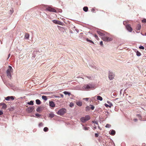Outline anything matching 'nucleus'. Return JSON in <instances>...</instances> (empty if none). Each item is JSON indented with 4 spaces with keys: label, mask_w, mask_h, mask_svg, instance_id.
Here are the masks:
<instances>
[{
    "label": "nucleus",
    "mask_w": 146,
    "mask_h": 146,
    "mask_svg": "<svg viewBox=\"0 0 146 146\" xmlns=\"http://www.w3.org/2000/svg\"><path fill=\"white\" fill-rule=\"evenodd\" d=\"M137 117H139V119L141 120V116L140 115L138 114L137 115Z\"/></svg>",
    "instance_id": "obj_34"
},
{
    "label": "nucleus",
    "mask_w": 146,
    "mask_h": 146,
    "mask_svg": "<svg viewBox=\"0 0 146 146\" xmlns=\"http://www.w3.org/2000/svg\"><path fill=\"white\" fill-rule=\"evenodd\" d=\"M97 99L98 100L102 101L103 100V98L102 97L100 96H97Z\"/></svg>",
    "instance_id": "obj_18"
},
{
    "label": "nucleus",
    "mask_w": 146,
    "mask_h": 146,
    "mask_svg": "<svg viewBox=\"0 0 146 146\" xmlns=\"http://www.w3.org/2000/svg\"><path fill=\"white\" fill-rule=\"evenodd\" d=\"M109 133L112 135H114L115 134V131L114 130L112 129L111 131L110 132H109Z\"/></svg>",
    "instance_id": "obj_17"
},
{
    "label": "nucleus",
    "mask_w": 146,
    "mask_h": 146,
    "mask_svg": "<svg viewBox=\"0 0 146 146\" xmlns=\"http://www.w3.org/2000/svg\"><path fill=\"white\" fill-rule=\"evenodd\" d=\"M73 106V104H72V105H71V104H70V106L71 107H72V106Z\"/></svg>",
    "instance_id": "obj_55"
},
{
    "label": "nucleus",
    "mask_w": 146,
    "mask_h": 146,
    "mask_svg": "<svg viewBox=\"0 0 146 146\" xmlns=\"http://www.w3.org/2000/svg\"><path fill=\"white\" fill-rule=\"evenodd\" d=\"M43 130L44 131L46 132L48 131V127H46L44 128Z\"/></svg>",
    "instance_id": "obj_31"
},
{
    "label": "nucleus",
    "mask_w": 146,
    "mask_h": 146,
    "mask_svg": "<svg viewBox=\"0 0 146 146\" xmlns=\"http://www.w3.org/2000/svg\"><path fill=\"white\" fill-rule=\"evenodd\" d=\"M52 21L53 23L56 24H58L60 25H61L62 24V22L57 20H53Z\"/></svg>",
    "instance_id": "obj_9"
},
{
    "label": "nucleus",
    "mask_w": 146,
    "mask_h": 146,
    "mask_svg": "<svg viewBox=\"0 0 146 146\" xmlns=\"http://www.w3.org/2000/svg\"><path fill=\"white\" fill-rule=\"evenodd\" d=\"M91 109L92 110H94V106H92V105H91Z\"/></svg>",
    "instance_id": "obj_42"
},
{
    "label": "nucleus",
    "mask_w": 146,
    "mask_h": 146,
    "mask_svg": "<svg viewBox=\"0 0 146 146\" xmlns=\"http://www.w3.org/2000/svg\"><path fill=\"white\" fill-rule=\"evenodd\" d=\"M104 105H105V106L106 107H107V108H108V107H109V108H110L109 105H108V104H104Z\"/></svg>",
    "instance_id": "obj_41"
},
{
    "label": "nucleus",
    "mask_w": 146,
    "mask_h": 146,
    "mask_svg": "<svg viewBox=\"0 0 146 146\" xmlns=\"http://www.w3.org/2000/svg\"><path fill=\"white\" fill-rule=\"evenodd\" d=\"M139 48L140 49H144V47L143 46H141L139 47Z\"/></svg>",
    "instance_id": "obj_38"
},
{
    "label": "nucleus",
    "mask_w": 146,
    "mask_h": 146,
    "mask_svg": "<svg viewBox=\"0 0 146 146\" xmlns=\"http://www.w3.org/2000/svg\"><path fill=\"white\" fill-rule=\"evenodd\" d=\"M115 76L114 74L112 72H110L109 73V78L110 80H112Z\"/></svg>",
    "instance_id": "obj_7"
},
{
    "label": "nucleus",
    "mask_w": 146,
    "mask_h": 146,
    "mask_svg": "<svg viewBox=\"0 0 146 146\" xmlns=\"http://www.w3.org/2000/svg\"><path fill=\"white\" fill-rule=\"evenodd\" d=\"M105 127H106L109 128L111 127V125H110L107 124L106 125Z\"/></svg>",
    "instance_id": "obj_35"
},
{
    "label": "nucleus",
    "mask_w": 146,
    "mask_h": 146,
    "mask_svg": "<svg viewBox=\"0 0 146 146\" xmlns=\"http://www.w3.org/2000/svg\"><path fill=\"white\" fill-rule=\"evenodd\" d=\"M66 112V110L65 108H62L60 109L57 112L58 114L62 115H63Z\"/></svg>",
    "instance_id": "obj_4"
},
{
    "label": "nucleus",
    "mask_w": 146,
    "mask_h": 146,
    "mask_svg": "<svg viewBox=\"0 0 146 146\" xmlns=\"http://www.w3.org/2000/svg\"><path fill=\"white\" fill-rule=\"evenodd\" d=\"M3 114V113L2 111H0V115H1Z\"/></svg>",
    "instance_id": "obj_45"
},
{
    "label": "nucleus",
    "mask_w": 146,
    "mask_h": 146,
    "mask_svg": "<svg viewBox=\"0 0 146 146\" xmlns=\"http://www.w3.org/2000/svg\"><path fill=\"white\" fill-rule=\"evenodd\" d=\"M94 128L95 129H96V126H95L94 127Z\"/></svg>",
    "instance_id": "obj_58"
},
{
    "label": "nucleus",
    "mask_w": 146,
    "mask_h": 146,
    "mask_svg": "<svg viewBox=\"0 0 146 146\" xmlns=\"http://www.w3.org/2000/svg\"><path fill=\"white\" fill-rule=\"evenodd\" d=\"M45 10L48 11L50 12H53L54 13L56 12V10L50 7H48Z\"/></svg>",
    "instance_id": "obj_8"
},
{
    "label": "nucleus",
    "mask_w": 146,
    "mask_h": 146,
    "mask_svg": "<svg viewBox=\"0 0 146 146\" xmlns=\"http://www.w3.org/2000/svg\"><path fill=\"white\" fill-rule=\"evenodd\" d=\"M86 41L89 42L90 43H92V44H94V43L93 41H92V40H89L88 38H87L86 39Z\"/></svg>",
    "instance_id": "obj_29"
},
{
    "label": "nucleus",
    "mask_w": 146,
    "mask_h": 146,
    "mask_svg": "<svg viewBox=\"0 0 146 146\" xmlns=\"http://www.w3.org/2000/svg\"><path fill=\"white\" fill-rule=\"evenodd\" d=\"M107 102L108 104H109L108 105H109L110 108L113 106L112 104L109 101H107Z\"/></svg>",
    "instance_id": "obj_25"
},
{
    "label": "nucleus",
    "mask_w": 146,
    "mask_h": 146,
    "mask_svg": "<svg viewBox=\"0 0 146 146\" xmlns=\"http://www.w3.org/2000/svg\"><path fill=\"white\" fill-rule=\"evenodd\" d=\"M42 99H43L45 101H46L47 100V98L46 96H42Z\"/></svg>",
    "instance_id": "obj_24"
},
{
    "label": "nucleus",
    "mask_w": 146,
    "mask_h": 146,
    "mask_svg": "<svg viewBox=\"0 0 146 146\" xmlns=\"http://www.w3.org/2000/svg\"><path fill=\"white\" fill-rule=\"evenodd\" d=\"M43 124L42 122H41L39 123V124L38 125V126L39 127H42V126H43Z\"/></svg>",
    "instance_id": "obj_33"
},
{
    "label": "nucleus",
    "mask_w": 146,
    "mask_h": 146,
    "mask_svg": "<svg viewBox=\"0 0 146 146\" xmlns=\"http://www.w3.org/2000/svg\"><path fill=\"white\" fill-rule=\"evenodd\" d=\"M95 97H96V96H95V97H93V98L94 99V98H95Z\"/></svg>",
    "instance_id": "obj_59"
},
{
    "label": "nucleus",
    "mask_w": 146,
    "mask_h": 146,
    "mask_svg": "<svg viewBox=\"0 0 146 146\" xmlns=\"http://www.w3.org/2000/svg\"><path fill=\"white\" fill-rule=\"evenodd\" d=\"M89 98H83V100H85L86 101H88V100L89 99Z\"/></svg>",
    "instance_id": "obj_36"
},
{
    "label": "nucleus",
    "mask_w": 146,
    "mask_h": 146,
    "mask_svg": "<svg viewBox=\"0 0 146 146\" xmlns=\"http://www.w3.org/2000/svg\"><path fill=\"white\" fill-rule=\"evenodd\" d=\"M54 97L56 98H59L60 97V96H54Z\"/></svg>",
    "instance_id": "obj_50"
},
{
    "label": "nucleus",
    "mask_w": 146,
    "mask_h": 146,
    "mask_svg": "<svg viewBox=\"0 0 146 146\" xmlns=\"http://www.w3.org/2000/svg\"><path fill=\"white\" fill-rule=\"evenodd\" d=\"M141 34L143 36H146V33H145V34L144 35L143 34H142V33H141Z\"/></svg>",
    "instance_id": "obj_56"
},
{
    "label": "nucleus",
    "mask_w": 146,
    "mask_h": 146,
    "mask_svg": "<svg viewBox=\"0 0 146 146\" xmlns=\"http://www.w3.org/2000/svg\"><path fill=\"white\" fill-rule=\"evenodd\" d=\"M35 115L37 117H39L40 116V115L38 113L35 114Z\"/></svg>",
    "instance_id": "obj_40"
},
{
    "label": "nucleus",
    "mask_w": 146,
    "mask_h": 146,
    "mask_svg": "<svg viewBox=\"0 0 146 146\" xmlns=\"http://www.w3.org/2000/svg\"><path fill=\"white\" fill-rule=\"evenodd\" d=\"M95 85L92 84H89L84 85L83 87V89L85 90H87L94 88Z\"/></svg>",
    "instance_id": "obj_1"
},
{
    "label": "nucleus",
    "mask_w": 146,
    "mask_h": 146,
    "mask_svg": "<svg viewBox=\"0 0 146 146\" xmlns=\"http://www.w3.org/2000/svg\"><path fill=\"white\" fill-rule=\"evenodd\" d=\"M27 104L29 105H33L34 104L33 101H31L29 102H28Z\"/></svg>",
    "instance_id": "obj_27"
},
{
    "label": "nucleus",
    "mask_w": 146,
    "mask_h": 146,
    "mask_svg": "<svg viewBox=\"0 0 146 146\" xmlns=\"http://www.w3.org/2000/svg\"><path fill=\"white\" fill-rule=\"evenodd\" d=\"M34 108L33 107H30L27 108L26 110L29 113H31L33 111Z\"/></svg>",
    "instance_id": "obj_10"
},
{
    "label": "nucleus",
    "mask_w": 146,
    "mask_h": 146,
    "mask_svg": "<svg viewBox=\"0 0 146 146\" xmlns=\"http://www.w3.org/2000/svg\"><path fill=\"white\" fill-rule=\"evenodd\" d=\"M49 106L50 107L53 108L55 106L54 102L53 101H50Z\"/></svg>",
    "instance_id": "obj_15"
},
{
    "label": "nucleus",
    "mask_w": 146,
    "mask_h": 146,
    "mask_svg": "<svg viewBox=\"0 0 146 146\" xmlns=\"http://www.w3.org/2000/svg\"><path fill=\"white\" fill-rule=\"evenodd\" d=\"M41 110V108L40 107H38L36 109V111L37 112H40Z\"/></svg>",
    "instance_id": "obj_26"
},
{
    "label": "nucleus",
    "mask_w": 146,
    "mask_h": 146,
    "mask_svg": "<svg viewBox=\"0 0 146 146\" xmlns=\"http://www.w3.org/2000/svg\"><path fill=\"white\" fill-rule=\"evenodd\" d=\"M13 72V70L12 67L11 66H9L8 68L6 71L7 76L9 78H11V73Z\"/></svg>",
    "instance_id": "obj_2"
},
{
    "label": "nucleus",
    "mask_w": 146,
    "mask_h": 146,
    "mask_svg": "<svg viewBox=\"0 0 146 146\" xmlns=\"http://www.w3.org/2000/svg\"><path fill=\"white\" fill-rule=\"evenodd\" d=\"M0 105L2 106V109H5L7 108V105L5 103H1L0 104Z\"/></svg>",
    "instance_id": "obj_14"
},
{
    "label": "nucleus",
    "mask_w": 146,
    "mask_h": 146,
    "mask_svg": "<svg viewBox=\"0 0 146 146\" xmlns=\"http://www.w3.org/2000/svg\"><path fill=\"white\" fill-rule=\"evenodd\" d=\"M36 104L39 105L41 104V102L40 100L39 99H37L36 100Z\"/></svg>",
    "instance_id": "obj_20"
},
{
    "label": "nucleus",
    "mask_w": 146,
    "mask_h": 146,
    "mask_svg": "<svg viewBox=\"0 0 146 146\" xmlns=\"http://www.w3.org/2000/svg\"><path fill=\"white\" fill-rule=\"evenodd\" d=\"M82 126L83 127V129L85 130H86V131L88 130L89 129H90V127H84V126L83 125H82Z\"/></svg>",
    "instance_id": "obj_19"
},
{
    "label": "nucleus",
    "mask_w": 146,
    "mask_h": 146,
    "mask_svg": "<svg viewBox=\"0 0 146 146\" xmlns=\"http://www.w3.org/2000/svg\"><path fill=\"white\" fill-rule=\"evenodd\" d=\"M89 68L92 70H98V67L94 64H91L89 65Z\"/></svg>",
    "instance_id": "obj_6"
},
{
    "label": "nucleus",
    "mask_w": 146,
    "mask_h": 146,
    "mask_svg": "<svg viewBox=\"0 0 146 146\" xmlns=\"http://www.w3.org/2000/svg\"><path fill=\"white\" fill-rule=\"evenodd\" d=\"M95 136L96 137H98L99 136L98 134L97 133H95Z\"/></svg>",
    "instance_id": "obj_44"
},
{
    "label": "nucleus",
    "mask_w": 146,
    "mask_h": 146,
    "mask_svg": "<svg viewBox=\"0 0 146 146\" xmlns=\"http://www.w3.org/2000/svg\"><path fill=\"white\" fill-rule=\"evenodd\" d=\"M25 37L27 39H29V35L28 34H26L25 36Z\"/></svg>",
    "instance_id": "obj_30"
},
{
    "label": "nucleus",
    "mask_w": 146,
    "mask_h": 146,
    "mask_svg": "<svg viewBox=\"0 0 146 146\" xmlns=\"http://www.w3.org/2000/svg\"><path fill=\"white\" fill-rule=\"evenodd\" d=\"M94 36L95 38L96 39L98 40L99 38L97 35H95Z\"/></svg>",
    "instance_id": "obj_39"
},
{
    "label": "nucleus",
    "mask_w": 146,
    "mask_h": 146,
    "mask_svg": "<svg viewBox=\"0 0 146 146\" xmlns=\"http://www.w3.org/2000/svg\"><path fill=\"white\" fill-rule=\"evenodd\" d=\"M136 55L137 56H140L141 55V54L138 51H137L136 52Z\"/></svg>",
    "instance_id": "obj_32"
},
{
    "label": "nucleus",
    "mask_w": 146,
    "mask_h": 146,
    "mask_svg": "<svg viewBox=\"0 0 146 146\" xmlns=\"http://www.w3.org/2000/svg\"><path fill=\"white\" fill-rule=\"evenodd\" d=\"M102 38L104 41L107 42L111 41L113 40L112 38L111 37H108L104 36L102 37Z\"/></svg>",
    "instance_id": "obj_5"
},
{
    "label": "nucleus",
    "mask_w": 146,
    "mask_h": 146,
    "mask_svg": "<svg viewBox=\"0 0 146 146\" xmlns=\"http://www.w3.org/2000/svg\"><path fill=\"white\" fill-rule=\"evenodd\" d=\"M141 28V25H138L136 27V29L138 30H140Z\"/></svg>",
    "instance_id": "obj_23"
},
{
    "label": "nucleus",
    "mask_w": 146,
    "mask_h": 146,
    "mask_svg": "<svg viewBox=\"0 0 146 146\" xmlns=\"http://www.w3.org/2000/svg\"><path fill=\"white\" fill-rule=\"evenodd\" d=\"M133 120L135 122H136L137 121V119H134Z\"/></svg>",
    "instance_id": "obj_49"
},
{
    "label": "nucleus",
    "mask_w": 146,
    "mask_h": 146,
    "mask_svg": "<svg viewBox=\"0 0 146 146\" xmlns=\"http://www.w3.org/2000/svg\"><path fill=\"white\" fill-rule=\"evenodd\" d=\"M126 22H125V21H124L123 22V24L124 25H125V24H126Z\"/></svg>",
    "instance_id": "obj_52"
},
{
    "label": "nucleus",
    "mask_w": 146,
    "mask_h": 146,
    "mask_svg": "<svg viewBox=\"0 0 146 146\" xmlns=\"http://www.w3.org/2000/svg\"><path fill=\"white\" fill-rule=\"evenodd\" d=\"M70 33H73L72 31H70Z\"/></svg>",
    "instance_id": "obj_54"
},
{
    "label": "nucleus",
    "mask_w": 146,
    "mask_h": 146,
    "mask_svg": "<svg viewBox=\"0 0 146 146\" xmlns=\"http://www.w3.org/2000/svg\"><path fill=\"white\" fill-rule=\"evenodd\" d=\"M76 104L79 106H80L82 105V102L80 101H76Z\"/></svg>",
    "instance_id": "obj_16"
},
{
    "label": "nucleus",
    "mask_w": 146,
    "mask_h": 146,
    "mask_svg": "<svg viewBox=\"0 0 146 146\" xmlns=\"http://www.w3.org/2000/svg\"><path fill=\"white\" fill-rule=\"evenodd\" d=\"M142 22L143 23H145L146 22V19H144L142 20Z\"/></svg>",
    "instance_id": "obj_43"
},
{
    "label": "nucleus",
    "mask_w": 146,
    "mask_h": 146,
    "mask_svg": "<svg viewBox=\"0 0 146 146\" xmlns=\"http://www.w3.org/2000/svg\"><path fill=\"white\" fill-rule=\"evenodd\" d=\"M90 119V116L88 115H87L85 117H82L81 118L80 121L82 123H85Z\"/></svg>",
    "instance_id": "obj_3"
},
{
    "label": "nucleus",
    "mask_w": 146,
    "mask_h": 146,
    "mask_svg": "<svg viewBox=\"0 0 146 146\" xmlns=\"http://www.w3.org/2000/svg\"><path fill=\"white\" fill-rule=\"evenodd\" d=\"M10 12L11 14H12L13 13V10H10Z\"/></svg>",
    "instance_id": "obj_46"
},
{
    "label": "nucleus",
    "mask_w": 146,
    "mask_h": 146,
    "mask_svg": "<svg viewBox=\"0 0 146 146\" xmlns=\"http://www.w3.org/2000/svg\"><path fill=\"white\" fill-rule=\"evenodd\" d=\"M83 10L85 12H87L88 10V8L87 7H84L83 8Z\"/></svg>",
    "instance_id": "obj_22"
},
{
    "label": "nucleus",
    "mask_w": 146,
    "mask_h": 146,
    "mask_svg": "<svg viewBox=\"0 0 146 146\" xmlns=\"http://www.w3.org/2000/svg\"><path fill=\"white\" fill-rule=\"evenodd\" d=\"M92 123H94L96 124L97 125H98V122L96 121H92Z\"/></svg>",
    "instance_id": "obj_37"
},
{
    "label": "nucleus",
    "mask_w": 146,
    "mask_h": 146,
    "mask_svg": "<svg viewBox=\"0 0 146 146\" xmlns=\"http://www.w3.org/2000/svg\"><path fill=\"white\" fill-rule=\"evenodd\" d=\"M10 54H9V55H8V57L7 58V59H8L9 57L10 56Z\"/></svg>",
    "instance_id": "obj_51"
},
{
    "label": "nucleus",
    "mask_w": 146,
    "mask_h": 146,
    "mask_svg": "<svg viewBox=\"0 0 146 146\" xmlns=\"http://www.w3.org/2000/svg\"><path fill=\"white\" fill-rule=\"evenodd\" d=\"M63 93L66 95H68L69 96H70L71 95V93L70 92L66 91L64 92Z\"/></svg>",
    "instance_id": "obj_21"
},
{
    "label": "nucleus",
    "mask_w": 146,
    "mask_h": 146,
    "mask_svg": "<svg viewBox=\"0 0 146 146\" xmlns=\"http://www.w3.org/2000/svg\"><path fill=\"white\" fill-rule=\"evenodd\" d=\"M94 10H95L94 9H92L91 10V11L93 12Z\"/></svg>",
    "instance_id": "obj_53"
},
{
    "label": "nucleus",
    "mask_w": 146,
    "mask_h": 146,
    "mask_svg": "<svg viewBox=\"0 0 146 146\" xmlns=\"http://www.w3.org/2000/svg\"><path fill=\"white\" fill-rule=\"evenodd\" d=\"M82 34V33H80V34Z\"/></svg>",
    "instance_id": "obj_60"
},
{
    "label": "nucleus",
    "mask_w": 146,
    "mask_h": 146,
    "mask_svg": "<svg viewBox=\"0 0 146 146\" xmlns=\"http://www.w3.org/2000/svg\"><path fill=\"white\" fill-rule=\"evenodd\" d=\"M11 99L12 100H13L14 99V97L13 96H8L5 98V99L7 101H9Z\"/></svg>",
    "instance_id": "obj_12"
},
{
    "label": "nucleus",
    "mask_w": 146,
    "mask_h": 146,
    "mask_svg": "<svg viewBox=\"0 0 146 146\" xmlns=\"http://www.w3.org/2000/svg\"><path fill=\"white\" fill-rule=\"evenodd\" d=\"M126 27L127 30L129 32H131L132 30V28L129 25H127L126 26Z\"/></svg>",
    "instance_id": "obj_11"
},
{
    "label": "nucleus",
    "mask_w": 146,
    "mask_h": 146,
    "mask_svg": "<svg viewBox=\"0 0 146 146\" xmlns=\"http://www.w3.org/2000/svg\"><path fill=\"white\" fill-rule=\"evenodd\" d=\"M59 94L60 95L61 97L62 98H63V95L62 94Z\"/></svg>",
    "instance_id": "obj_48"
},
{
    "label": "nucleus",
    "mask_w": 146,
    "mask_h": 146,
    "mask_svg": "<svg viewBox=\"0 0 146 146\" xmlns=\"http://www.w3.org/2000/svg\"><path fill=\"white\" fill-rule=\"evenodd\" d=\"M103 31H97V33L100 36H104L105 35L104 34V33H103Z\"/></svg>",
    "instance_id": "obj_13"
},
{
    "label": "nucleus",
    "mask_w": 146,
    "mask_h": 146,
    "mask_svg": "<svg viewBox=\"0 0 146 146\" xmlns=\"http://www.w3.org/2000/svg\"><path fill=\"white\" fill-rule=\"evenodd\" d=\"M54 116V115L52 113H50L49 114V117L52 118Z\"/></svg>",
    "instance_id": "obj_28"
},
{
    "label": "nucleus",
    "mask_w": 146,
    "mask_h": 146,
    "mask_svg": "<svg viewBox=\"0 0 146 146\" xmlns=\"http://www.w3.org/2000/svg\"><path fill=\"white\" fill-rule=\"evenodd\" d=\"M100 45H103V42L102 41H101L100 42Z\"/></svg>",
    "instance_id": "obj_47"
},
{
    "label": "nucleus",
    "mask_w": 146,
    "mask_h": 146,
    "mask_svg": "<svg viewBox=\"0 0 146 146\" xmlns=\"http://www.w3.org/2000/svg\"><path fill=\"white\" fill-rule=\"evenodd\" d=\"M89 79H90V78H91V77H87Z\"/></svg>",
    "instance_id": "obj_57"
}]
</instances>
